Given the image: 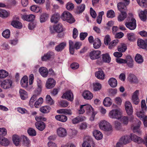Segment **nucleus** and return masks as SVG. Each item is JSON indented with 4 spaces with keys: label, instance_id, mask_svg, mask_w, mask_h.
Here are the masks:
<instances>
[{
    "label": "nucleus",
    "instance_id": "9b49d317",
    "mask_svg": "<svg viewBox=\"0 0 147 147\" xmlns=\"http://www.w3.org/2000/svg\"><path fill=\"white\" fill-rule=\"evenodd\" d=\"M137 120L136 123V124L137 125L136 126L133 125L131 126V128L133 129L134 132L137 133L139 134H141V131L140 129V127L141 123V122L139 120Z\"/></svg>",
    "mask_w": 147,
    "mask_h": 147
},
{
    "label": "nucleus",
    "instance_id": "e433bc0d",
    "mask_svg": "<svg viewBox=\"0 0 147 147\" xmlns=\"http://www.w3.org/2000/svg\"><path fill=\"white\" fill-rule=\"evenodd\" d=\"M10 15V13L6 10L0 9V17L3 18H7Z\"/></svg>",
    "mask_w": 147,
    "mask_h": 147
},
{
    "label": "nucleus",
    "instance_id": "3c124183",
    "mask_svg": "<svg viewBox=\"0 0 147 147\" xmlns=\"http://www.w3.org/2000/svg\"><path fill=\"white\" fill-rule=\"evenodd\" d=\"M118 40H115L112 41L109 45L108 48L110 49H112L114 48L118 42Z\"/></svg>",
    "mask_w": 147,
    "mask_h": 147
},
{
    "label": "nucleus",
    "instance_id": "052dcab7",
    "mask_svg": "<svg viewBox=\"0 0 147 147\" xmlns=\"http://www.w3.org/2000/svg\"><path fill=\"white\" fill-rule=\"evenodd\" d=\"M74 5L70 2H68L66 4V8L69 11L72 10L74 9Z\"/></svg>",
    "mask_w": 147,
    "mask_h": 147
},
{
    "label": "nucleus",
    "instance_id": "bf43d9fd",
    "mask_svg": "<svg viewBox=\"0 0 147 147\" xmlns=\"http://www.w3.org/2000/svg\"><path fill=\"white\" fill-rule=\"evenodd\" d=\"M43 102L42 98L40 97L35 102L34 106L36 108H38L39 105L42 104Z\"/></svg>",
    "mask_w": 147,
    "mask_h": 147
},
{
    "label": "nucleus",
    "instance_id": "79ce46f5",
    "mask_svg": "<svg viewBox=\"0 0 147 147\" xmlns=\"http://www.w3.org/2000/svg\"><path fill=\"white\" fill-rule=\"evenodd\" d=\"M51 109V107L49 106H44L40 108V111L42 113H47L50 111Z\"/></svg>",
    "mask_w": 147,
    "mask_h": 147
},
{
    "label": "nucleus",
    "instance_id": "13d9d810",
    "mask_svg": "<svg viewBox=\"0 0 147 147\" xmlns=\"http://www.w3.org/2000/svg\"><path fill=\"white\" fill-rule=\"evenodd\" d=\"M101 88V85L98 83H96L93 84V90L97 91L100 90Z\"/></svg>",
    "mask_w": 147,
    "mask_h": 147
},
{
    "label": "nucleus",
    "instance_id": "5701e85b",
    "mask_svg": "<svg viewBox=\"0 0 147 147\" xmlns=\"http://www.w3.org/2000/svg\"><path fill=\"white\" fill-rule=\"evenodd\" d=\"M108 84L112 87H116L117 84V81L116 79L114 78H111L108 81Z\"/></svg>",
    "mask_w": 147,
    "mask_h": 147
},
{
    "label": "nucleus",
    "instance_id": "a878e982",
    "mask_svg": "<svg viewBox=\"0 0 147 147\" xmlns=\"http://www.w3.org/2000/svg\"><path fill=\"white\" fill-rule=\"evenodd\" d=\"M139 16L141 20L145 21L146 19L147 16V10H145L144 11H141L139 13Z\"/></svg>",
    "mask_w": 147,
    "mask_h": 147
},
{
    "label": "nucleus",
    "instance_id": "0eeeda50",
    "mask_svg": "<svg viewBox=\"0 0 147 147\" xmlns=\"http://www.w3.org/2000/svg\"><path fill=\"white\" fill-rule=\"evenodd\" d=\"M139 95V91L137 90L133 93L132 96L131 100L132 102L136 105H138L140 102L138 97Z\"/></svg>",
    "mask_w": 147,
    "mask_h": 147
},
{
    "label": "nucleus",
    "instance_id": "864d4df0",
    "mask_svg": "<svg viewBox=\"0 0 147 147\" xmlns=\"http://www.w3.org/2000/svg\"><path fill=\"white\" fill-rule=\"evenodd\" d=\"M27 132L29 135L31 136H35L36 134L35 130L32 128H29L27 130Z\"/></svg>",
    "mask_w": 147,
    "mask_h": 147
},
{
    "label": "nucleus",
    "instance_id": "ea45409f",
    "mask_svg": "<svg viewBox=\"0 0 147 147\" xmlns=\"http://www.w3.org/2000/svg\"><path fill=\"white\" fill-rule=\"evenodd\" d=\"M38 88L35 91V94L37 95V96L40 94L41 91V88H42V83L40 80H39L38 81L37 83Z\"/></svg>",
    "mask_w": 147,
    "mask_h": 147
},
{
    "label": "nucleus",
    "instance_id": "ddd939ff",
    "mask_svg": "<svg viewBox=\"0 0 147 147\" xmlns=\"http://www.w3.org/2000/svg\"><path fill=\"white\" fill-rule=\"evenodd\" d=\"M55 84V81L53 78H49L46 82V87L48 89H51L53 87Z\"/></svg>",
    "mask_w": 147,
    "mask_h": 147
},
{
    "label": "nucleus",
    "instance_id": "72a5a7b5",
    "mask_svg": "<svg viewBox=\"0 0 147 147\" xmlns=\"http://www.w3.org/2000/svg\"><path fill=\"white\" fill-rule=\"evenodd\" d=\"M129 137L128 136H123L120 139V142L124 144L128 143L130 141Z\"/></svg>",
    "mask_w": 147,
    "mask_h": 147
},
{
    "label": "nucleus",
    "instance_id": "6ab92c4d",
    "mask_svg": "<svg viewBox=\"0 0 147 147\" xmlns=\"http://www.w3.org/2000/svg\"><path fill=\"white\" fill-rule=\"evenodd\" d=\"M39 71L41 75L43 77H47L48 71L47 69L45 67H41L39 69Z\"/></svg>",
    "mask_w": 147,
    "mask_h": 147
},
{
    "label": "nucleus",
    "instance_id": "338daca9",
    "mask_svg": "<svg viewBox=\"0 0 147 147\" xmlns=\"http://www.w3.org/2000/svg\"><path fill=\"white\" fill-rule=\"evenodd\" d=\"M85 8V5L84 4H82L78 7V10L80 13L82 12Z\"/></svg>",
    "mask_w": 147,
    "mask_h": 147
},
{
    "label": "nucleus",
    "instance_id": "4d7b16f0",
    "mask_svg": "<svg viewBox=\"0 0 147 147\" xmlns=\"http://www.w3.org/2000/svg\"><path fill=\"white\" fill-rule=\"evenodd\" d=\"M3 36L5 38H8L10 36V31L8 30L4 31L2 33Z\"/></svg>",
    "mask_w": 147,
    "mask_h": 147
},
{
    "label": "nucleus",
    "instance_id": "f8f14e48",
    "mask_svg": "<svg viewBox=\"0 0 147 147\" xmlns=\"http://www.w3.org/2000/svg\"><path fill=\"white\" fill-rule=\"evenodd\" d=\"M138 45L140 48L147 50V40H144L138 39L137 41Z\"/></svg>",
    "mask_w": 147,
    "mask_h": 147
},
{
    "label": "nucleus",
    "instance_id": "c756f323",
    "mask_svg": "<svg viewBox=\"0 0 147 147\" xmlns=\"http://www.w3.org/2000/svg\"><path fill=\"white\" fill-rule=\"evenodd\" d=\"M35 18V16L33 14L24 15L22 16V18L27 21H32Z\"/></svg>",
    "mask_w": 147,
    "mask_h": 147
},
{
    "label": "nucleus",
    "instance_id": "a211bd4d",
    "mask_svg": "<svg viewBox=\"0 0 147 147\" xmlns=\"http://www.w3.org/2000/svg\"><path fill=\"white\" fill-rule=\"evenodd\" d=\"M35 125L37 129L40 131H42L45 128V123L43 122H36Z\"/></svg>",
    "mask_w": 147,
    "mask_h": 147
},
{
    "label": "nucleus",
    "instance_id": "69168bd1",
    "mask_svg": "<svg viewBox=\"0 0 147 147\" xmlns=\"http://www.w3.org/2000/svg\"><path fill=\"white\" fill-rule=\"evenodd\" d=\"M37 95L34 94L31 98L29 101V105L30 106L33 105L34 102L37 99Z\"/></svg>",
    "mask_w": 147,
    "mask_h": 147
},
{
    "label": "nucleus",
    "instance_id": "4c0bfd02",
    "mask_svg": "<svg viewBox=\"0 0 147 147\" xmlns=\"http://www.w3.org/2000/svg\"><path fill=\"white\" fill-rule=\"evenodd\" d=\"M135 59L137 63L140 64L142 63L144 61V59L142 56L139 54H137L136 55Z\"/></svg>",
    "mask_w": 147,
    "mask_h": 147
},
{
    "label": "nucleus",
    "instance_id": "58836bf2",
    "mask_svg": "<svg viewBox=\"0 0 147 147\" xmlns=\"http://www.w3.org/2000/svg\"><path fill=\"white\" fill-rule=\"evenodd\" d=\"M12 139L13 143L16 146H18L20 141V137L18 135H15L13 136Z\"/></svg>",
    "mask_w": 147,
    "mask_h": 147
},
{
    "label": "nucleus",
    "instance_id": "7c9ffc66",
    "mask_svg": "<svg viewBox=\"0 0 147 147\" xmlns=\"http://www.w3.org/2000/svg\"><path fill=\"white\" fill-rule=\"evenodd\" d=\"M59 15L58 13H55L53 14L51 18V22L52 23H56L58 22L59 19Z\"/></svg>",
    "mask_w": 147,
    "mask_h": 147
},
{
    "label": "nucleus",
    "instance_id": "a19ab883",
    "mask_svg": "<svg viewBox=\"0 0 147 147\" xmlns=\"http://www.w3.org/2000/svg\"><path fill=\"white\" fill-rule=\"evenodd\" d=\"M19 93L20 97L22 100H24L27 98V93L24 90L20 89L19 90Z\"/></svg>",
    "mask_w": 147,
    "mask_h": 147
},
{
    "label": "nucleus",
    "instance_id": "39448f33",
    "mask_svg": "<svg viewBox=\"0 0 147 147\" xmlns=\"http://www.w3.org/2000/svg\"><path fill=\"white\" fill-rule=\"evenodd\" d=\"M50 31L51 33L54 32V31L57 33H60L63 32L64 29L63 26L61 24L54 25L53 27H50Z\"/></svg>",
    "mask_w": 147,
    "mask_h": 147
},
{
    "label": "nucleus",
    "instance_id": "603ef678",
    "mask_svg": "<svg viewBox=\"0 0 147 147\" xmlns=\"http://www.w3.org/2000/svg\"><path fill=\"white\" fill-rule=\"evenodd\" d=\"M9 141L6 138H3L1 139V144L4 146H8L9 144Z\"/></svg>",
    "mask_w": 147,
    "mask_h": 147
},
{
    "label": "nucleus",
    "instance_id": "9d476101",
    "mask_svg": "<svg viewBox=\"0 0 147 147\" xmlns=\"http://www.w3.org/2000/svg\"><path fill=\"white\" fill-rule=\"evenodd\" d=\"M12 82L10 80H6L3 81L1 83V87L7 89L10 88L12 85Z\"/></svg>",
    "mask_w": 147,
    "mask_h": 147
},
{
    "label": "nucleus",
    "instance_id": "de8ad7c7",
    "mask_svg": "<svg viewBox=\"0 0 147 147\" xmlns=\"http://www.w3.org/2000/svg\"><path fill=\"white\" fill-rule=\"evenodd\" d=\"M8 73L4 70H0V78H3L8 76Z\"/></svg>",
    "mask_w": 147,
    "mask_h": 147
},
{
    "label": "nucleus",
    "instance_id": "a18cd8bd",
    "mask_svg": "<svg viewBox=\"0 0 147 147\" xmlns=\"http://www.w3.org/2000/svg\"><path fill=\"white\" fill-rule=\"evenodd\" d=\"M48 17V14L45 13H42L40 16V22L42 23L45 22L47 20Z\"/></svg>",
    "mask_w": 147,
    "mask_h": 147
},
{
    "label": "nucleus",
    "instance_id": "6e6d98bb",
    "mask_svg": "<svg viewBox=\"0 0 147 147\" xmlns=\"http://www.w3.org/2000/svg\"><path fill=\"white\" fill-rule=\"evenodd\" d=\"M107 16L109 18H113L115 16V12L112 10L108 11L107 13Z\"/></svg>",
    "mask_w": 147,
    "mask_h": 147
},
{
    "label": "nucleus",
    "instance_id": "c03bdc74",
    "mask_svg": "<svg viewBox=\"0 0 147 147\" xmlns=\"http://www.w3.org/2000/svg\"><path fill=\"white\" fill-rule=\"evenodd\" d=\"M127 17V14L126 12H121V13L118 17V20L119 21H123Z\"/></svg>",
    "mask_w": 147,
    "mask_h": 147
},
{
    "label": "nucleus",
    "instance_id": "2eb2a0df",
    "mask_svg": "<svg viewBox=\"0 0 147 147\" xmlns=\"http://www.w3.org/2000/svg\"><path fill=\"white\" fill-rule=\"evenodd\" d=\"M63 98L71 101L73 100V96L72 92L70 90L66 92L62 96Z\"/></svg>",
    "mask_w": 147,
    "mask_h": 147
},
{
    "label": "nucleus",
    "instance_id": "412c9836",
    "mask_svg": "<svg viewBox=\"0 0 147 147\" xmlns=\"http://www.w3.org/2000/svg\"><path fill=\"white\" fill-rule=\"evenodd\" d=\"M94 136L97 140H100L103 137V135L102 133L98 130H94L93 132Z\"/></svg>",
    "mask_w": 147,
    "mask_h": 147
},
{
    "label": "nucleus",
    "instance_id": "f257e3e1",
    "mask_svg": "<svg viewBox=\"0 0 147 147\" xmlns=\"http://www.w3.org/2000/svg\"><path fill=\"white\" fill-rule=\"evenodd\" d=\"M130 17L128 18L129 22L125 24L126 27L130 30H134L136 27V21L135 19L133 17L132 13H129Z\"/></svg>",
    "mask_w": 147,
    "mask_h": 147
},
{
    "label": "nucleus",
    "instance_id": "b1692460",
    "mask_svg": "<svg viewBox=\"0 0 147 147\" xmlns=\"http://www.w3.org/2000/svg\"><path fill=\"white\" fill-rule=\"evenodd\" d=\"M66 43L65 42H62L55 47V50L57 52L62 51L66 47Z\"/></svg>",
    "mask_w": 147,
    "mask_h": 147
},
{
    "label": "nucleus",
    "instance_id": "aec40b11",
    "mask_svg": "<svg viewBox=\"0 0 147 147\" xmlns=\"http://www.w3.org/2000/svg\"><path fill=\"white\" fill-rule=\"evenodd\" d=\"M55 119L63 122H65L67 120V117L63 115H58L55 117Z\"/></svg>",
    "mask_w": 147,
    "mask_h": 147
},
{
    "label": "nucleus",
    "instance_id": "49530a36",
    "mask_svg": "<svg viewBox=\"0 0 147 147\" xmlns=\"http://www.w3.org/2000/svg\"><path fill=\"white\" fill-rule=\"evenodd\" d=\"M127 49L126 45L124 44H122L118 47V51L120 52H124Z\"/></svg>",
    "mask_w": 147,
    "mask_h": 147
},
{
    "label": "nucleus",
    "instance_id": "c9c22d12",
    "mask_svg": "<svg viewBox=\"0 0 147 147\" xmlns=\"http://www.w3.org/2000/svg\"><path fill=\"white\" fill-rule=\"evenodd\" d=\"M53 54V53L52 52H48L41 57L42 60L43 61H46L49 59Z\"/></svg>",
    "mask_w": 147,
    "mask_h": 147
},
{
    "label": "nucleus",
    "instance_id": "37998d69",
    "mask_svg": "<svg viewBox=\"0 0 147 147\" xmlns=\"http://www.w3.org/2000/svg\"><path fill=\"white\" fill-rule=\"evenodd\" d=\"M101 45L100 40L98 38L95 39L93 44V47L95 49L99 48Z\"/></svg>",
    "mask_w": 147,
    "mask_h": 147
},
{
    "label": "nucleus",
    "instance_id": "680f3d73",
    "mask_svg": "<svg viewBox=\"0 0 147 147\" xmlns=\"http://www.w3.org/2000/svg\"><path fill=\"white\" fill-rule=\"evenodd\" d=\"M138 4L141 7H143L147 5L146 1L145 0H137Z\"/></svg>",
    "mask_w": 147,
    "mask_h": 147
},
{
    "label": "nucleus",
    "instance_id": "cd10ccee",
    "mask_svg": "<svg viewBox=\"0 0 147 147\" xmlns=\"http://www.w3.org/2000/svg\"><path fill=\"white\" fill-rule=\"evenodd\" d=\"M28 78L27 76H24L21 79L20 83L22 87H27L28 86Z\"/></svg>",
    "mask_w": 147,
    "mask_h": 147
},
{
    "label": "nucleus",
    "instance_id": "c85d7f7f",
    "mask_svg": "<svg viewBox=\"0 0 147 147\" xmlns=\"http://www.w3.org/2000/svg\"><path fill=\"white\" fill-rule=\"evenodd\" d=\"M117 7L118 9L121 12H126L124 11L126 10L127 7L124 3L119 2L117 4Z\"/></svg>",
    "mask_w": 147,
    "mask_h": 147
},
{
    "label": "nucleus",
    "instance_id": "4468645a",
    "mask_svg": "<svg viewBox=\"0 0 147 147\" xmlns=\"http://www.w3.org/2000/svg\"><path fill=\"white\" fill-rule=\"evenodd\" d=\"M82 96L85 99L87 100H90L93 97V94L88 90L84 91L82 94Z\"/></svg>",
    "mask_w": 147,
    "mask_h": 147
},
{
    "label": "nucleus",
    "instance_id": "f704fd0d",
    "mask_svg": "<svg viewBox=\"0 0 147 147\" xmlns=\"http://www.w3.org/2000/svg\"><path fill=\"white\" fill-rule=\"evenodd\" d=\"M103 103L104 106L108 107L110 106L111 105L112 101L110 98L107 97L104 99Z\"/></svg>",
    "mask_w": 147,
    "mask_h": 147
},
{
    "label": "nucleus",
    "instance_id": "8fccbe9b",
    "mask_svg": "<svg viewBox=\"0 0 147 147\" xmlns=\"http://www.w3.org/2000/svg\"><path fill=\"white\" fill-rule=\"evenodd\" d=\"M127 36L129 41H133L135 40V36L134 33H128Z\"/></svg>",
    "mask_w": 147,
    "mask_h": 147
},
{
    "label": "nucleus",
    "instance_id": "e2e57ef3",
    "mask_svg": "<svg viewBox=\"0 0 147 147\" xmlns=\"http://www.w3.org/2000/svg\"><path fill=\"white\" fill-rule=\"evenodd\" d=\"M141 106L142 111L145 112L147 110V106L146 105L145 101L144 100H142L141 102Z\"/></svg>",
    "mask_w": 147,
    "mask_h": 147
},
{
    "label": "nucleus",
    "instance_id": "7ed1b4c3",
    "mask_svg": "<svg viewBox=\"0 0 147 147\" xmlns=\"http://www.w3.org/2000/svg\"><path fill=\"white\" fill-rule=\"evenodd\" d=\"M99 126L100 129L106 131H111L112 130L111 125L105 120H102L99 123Z\"/></svg>",
    "mask_w": 147,
    "mask_h": 147
},
{
    "label": "nucleus",
    "instance_id": "5fc2aeb1",
    "mask_svg": "<svg viewBox=\"0 0 147 147\" xmlns=\"http://www.w3.org/2000/svg\"><path fill=\"white\" fill-rule=\"evenodd\" d=\"M30 8L32 11L37 13L39 12L40 10V7L36 5H32Z\"/></svg>",
    "mask_w": 147,
    "mask_h": 147
},
{
    "label": "nucleus",
    "instance_id": "f3484780",
    "mask_svg": "<svg viewBox=\"0 0 147 147\" xmlns=\"http://www.w3.org/2000/svg\"><path fill=\"white\" fill-rule=\"evenodd\" d=\"M127 65L130 68H132L134 67V60L130 55H127L126 57Z\"/></svg>",
    "mask_w": 147,
    "mask_h": 147
},
{
    "label": "nucleus",
    "instance_id": "473e14b6",
    "mask_svg": "<svg viewBox=\"0 0 147 147\" xmlns=\"http://www.w3.org/2000/svg\"><path fill=\"white\" fill-rule=\"evenodd\" d=\"M11 25L15 28L18 29H20L22 27V24L17 20H14L12 21Z\"/></svg>",
    "mask_w": 147,
    "mask_h": 147
},
{
    "label": "nucleus",
    "instance_id": "774afa93",
    "mask_svg": "<svg viewBox=\"0 0 147 147\" xmlns=\"http://www.w3.org/2000/svg\"><path fill=\"white\" fill-rule=\"evenodd\" d=\"M136 115L139 118L142 119L146 116L144 112L143 111H142L137 112Z\"/></svg>",
    "mask_w": 147,
    "mask_h": 147
},
{
    "label": "nucleus",
    "instance_id": "6e6552de",
    "mask_svg": "<svg viewBox=\"0 0 147 147\" xmlns=\"http://www.w3.org/2000/svg\"><path fill=\"white\" fill-rule=\"evenodd\" d=\"M125 110L128 115H131L133 112V108L131 103L129 101L125 102Z\"/></svg>",
    "mask_w": 147,
    "mask_h": 147
},
{
    "label": "nucleus",
    "instance_id": "09e8293b",
    "mask_svg": "<svg viewBox=\"0 0 147 147\" xmlns=\"http://www.w3.org/2000/svg\"><path fill=\"white\" fill-rule=\"evenodd\" d=\"M84 107L88 113H93V112H94L93 109L90 105L89 104L85 105Z\"/></svg>",
    "mask_w": 147,
    "mask_h": 147
},
{
    "label": "nucleus",
    "instance_id": "0e129e2a",
    "mask_svg": "<svg viewBox=\"0 0 147 147\" xmlns=\"http://www.w3.org/2000/svg\"><path fill=\"white\" fill-rule=\"evenodd\" d=\"M46 101L49 104L52 105L54 103V102L51 97V96L49 95H47L46 97Z\"/></svg>",
    "mask_w": 147,
    "mask_h": 147
},
{
    "label": "nucleus",
    "instance_id": "1a4fd4ad",
    "mask_svg": "<svg viewBox=\"0 0 147 147\" xmlns=\"http://www.w3.org/2000/svg\"><path fill=\"white\" fill-rule=\"evenodd\" d=\"M101 53V51L99 50L93 51L90 53V58L92 60L97 59L100 57Z\"/></svg>",
    "mask_w": 147,
    "mask_h": 147
},
{
    "label": "nucleus",
    "instance_id": "423d86ee",
    "mask_svg": "<svg viewBox=\"0 0 147 147\" xmlns=\"http://www.w3.org/2000/svg\"><path fill=\"white\" fill-rule=\"evenodd\" d=\"M57 134L60 138H64L67 135V131L66 129L62 127L58 128L57 130Z\"/></svg>",
    "mask_w": 147,
    "mask_h": 147
},
{
    "label": "nucleus",
    "instance_id": "dca6fc26",
    "mask_svg": "<svg viewBox=\"0 0 147 147\" xmlns=\"http://www.w3.org/2000/svg\"><path fill=\"white\" fill-rule=\"evenodd\" d=\"M130 138L131 140L138 144H140L142 142V139L134 134H131L130 136Z\"/></svg>",
    "mask_w": 147,
    "mask_h": 147
},
{
    "label": "nucleus",
    "instance_id": "f03ea898",
    "mask_svg": "<svg viewBox=\"0 0 147 147\" xmlns=\"http://www.w3.org/2000/svg\"><path fill=\"white\" fill-rule=\"evenodd\" d=\"M61 18L63 21L71 24L73 23L75 21L72 14L67 11L63 12L61 15Z\"/></svg>",
    "mask_w": 147,
    "mask_h": 147
},
{
    "label": "nucleus",
    "instance_id": "2f4dec72",
    "mask_svg": "<svg viewBox=\"0 0 147 147\" xmlns=\"http://www.w3.org/2000/svg\"><path fill=\"white\" fill-rule=\"evenodd\" d=\"M102 60L103 62L109 63L111 61V57L107 53L102 55Z\"/></svg>",
    "mask_w": 147,
    "mask_h": 147
},
{
    "label": "nucleus",
    "instance_id": "bb28decb",
    "mask_svg": "<svg viewBox=\"0 0 147 147\" xmlns=\"http://www.w3.org/2000/svg\"><path fill=\"white\" fill-rule=\"evenodd\" d=\"M127 79L131 83H136L138 82V80L136 77L133 74H129Z\"/></svg>",
    "mask_w": 147,
    "mask_h": 147
},
{
    "label": "nucleus",
    "instance_id": "4be33fe9",
    "mask_svg": "<svg viewBox=\"0 0 147 147\" xmlns=\"http://www.w3.org/2000/svg\"><path fill=\"white\" fill-rule=\"evenodd\" d=\"M86 119V117L84 116H78L74 118L72 120V123L74 124L83 121Z\"/></svg>",
    "mask_w": 147,
    "mask_h": 147
},
{
    "label": "nucleus",
    "instance_id": "393cba45",
    "mask_svg": "<svg viewBox=\"0 0 147 147\" xmlns=\"http://www.w3.org/2000/svg\"><path fill=\"white\" fill-rule=\"evenodd\" d=\"M95 76L98 79L103 80L104 78L105 74L103 71L100 69L95 73Z\"/></svg>",
    "mask_w": 147,
    "mask_h": 147
},
{
    "label": "nucleus",
    "instance_id": "20e7f679",
    "mask_svg": "<svg viewBox=\"0 0 147 147\" xmlns=\"http://www.w3.org/2000/svg\"><path fill=\"white\" fill-rule=\"evenodd\" d=\"M121 112L119 110L115 109L110 111L109 113V116L111 118L119 119L121 118Z\"/></svg>",
    "mask_w": 147,
    "mask_h": 147
}]
</instances>
